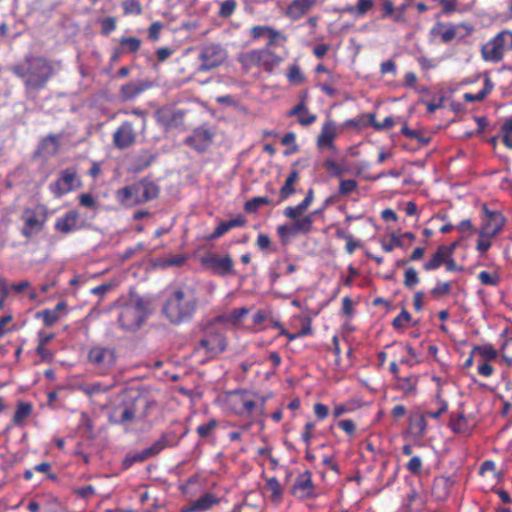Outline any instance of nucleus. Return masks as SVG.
Returning <instances> with one entry per match:
<instances>
[{
    "label": "nucleus",
    "mask_w": 512,
    "mask_h": 512,
    "mask_svg": "<svg viewBox=\"0 0 512 512\" xmlns=\"http://www.w3.org/2000/svg\"><path fill=\"white\" fill-rule=\"evenodd\" d=\"M12 73L21 79L26 90L44 89L55 74L51 61L43 56L26 55L24 59L11 67Z\"/></svg>",
    "instance_id": "obj_1"
},
{
    "label": "nucleus",
    "mask_w": 512,
    "mask_h": 512,
    "mask_svg": "<svg viewBox=\"0 0 512 512\" xmlns=\"http://www.w3.org/2000/svg\"><path fill=\"white\" fill-rule=\"evenodd\" d=\"M198 305L194 289L181 287L176 289L166 300L163 306V313L173 324H180L189 321Z\"/></svg>",
    "instance_id": "obj_2"
},
{
    "label": "nucleus",
    "mask_w": 512,
    "mask_h": 512,
    "mask_svg": "<svg viewBox=\"0 0 512 512\" xmlns=\"http://www.w3.org/2000/svg\"><path fill=\"white\" fill-rule=\"evenodd\" d=\"M227 404L230 410L238 416L264 415L265 399L259 398L253 392L236 389L227 392Z\"/></svg>",
    "instance_id": "obj_3"
},
{
    "label": "nucleus",
    "mask_w": 512,
    "mask_h": 512,
    "mask_svg": "<svg viewBox=\"0 0 512 512\" xmlns=\"http://www.w3.org/2000/svg\"><path fill=\"white\" fill-rule=\"evenodd\" d=\"M204 335L199 340L196 347L197 351H203L209 359L216 358L226 351L228 342L226 330L223 325L216 322L214 318L204 328Z\"/></svg>",
    "instance_id": "obj_4"
},
{
    "label": "nucleus",
    "mask_w": 512,
    "mask_h": 512,
    "mask_svg": "<svg viewBox=\"0 0 512 512\" xmlns=\"http://www.w3.org/2000/svg\"><path fill=\"white\" fill-rule=\"evenodd\" d=\"M238 62L246 70L253 67H262L265 71L271 72L282 62V57L268 48H262L241 53L238 56Z\"/></svg>",
    "instance_id": "obj_5"
},
{
    "label": "nucleus",
    "mask_w": 512,
    "mask_h": 512,
    "mask_svg": "<svg viewBox=\"0 0 512 512\" xmlns=\"http://www.w3.org/2000/svg\"><path fill=\"white\" fill-rule=\"evenodd\" d=\"M509 50H512V31L503 30L482 45L481 56L486 62L499 63Z\"/></svg>",
    "instance_id": "obj_6"
},
{
    "label": "nucleus",
    "mask_w": 512,
    "mask_h": 512,
    "mask_svg": "<svg viewBox=\"0 0 512 512\" xmlns=\"http://www.w3.org/2000/svg\"><path fill=\"white\" fill-rule=\"evenodd\" d=\"M47 218V207L43 204L24 208L21 214V220L23 221L21 235L30 239L33 235L38 234L44 229Z\"/></svg>",
    "instance_id": "obj_7"
},
{
    "label": "nucleus",
    "mask_w": 512,
    "mask_h": 512,
    "mask_svg": "<svg viewBox=\"0 0 512 512\" xmlns=\"http://www.w3.org/2000/svg\"><path fill=\"white\" fill-rule=\"evenodd\" d=\"M147 316V310L142 299L131 300L120 309L118 320L120 326L128 331L138 329Z\"/></svg>",
    "instance_id": "obj_8"
},
{
    "label": "nucleus",
    "mask_w": 512,
    "mask_h": 512,
    "mask_svg": "<svg viewBox=\"0 0 512 512\" xmlns=\"http://www.w3.org/2000/svg\"><path fill=\"white\" fill-rule=\"evenodd\" d=\"M151 402L145 397H138L131 405H124L116 409L110 416V422L117 425H125L133 422L136 418H145Z\"/></svg>",
    "instance_id": "obj_9"
},
{
    "label": "nucleus",
    "mask_w": 512,
    "mask_h": 512,
    "mask_svg": "<svg viewBox=\"0 0 512 512\" xmlns=\"http://www.w3.org/2000/svg\"><path fill=\"white\" fill-rule=\"evenodd\" d=\"M81 186L75 167H67L63 169L58 178L50 183L49 190L55 198H61L65 194L74 191Z\"/></svg>",
    "instance_id": "obj_10"
},
{
    "label": "nucleus",
    "mask_w": 512,
    "mask_h": 512,
    "mask_svg": "<svg viewBox=\"0 0 512 512\" xmlns=\"http://www.w3.org/2000/svg\"><path fill=\"white\" fill-rule=\"evenodd\" d=\"M505 222L506 220L500 211L490 210L486 204H483L481 208V227L478 234L495 237L502 231Z\"/></svg>",
    "instance_id": "obj_11"
},
{
    "label": "nucleus",
    "mask_w": 512,
    "mask_h": 512,
    "mask_svg": "<svg viewBox=\"0 0 512 512\" xmlns=\"http://www.w3.org/2000/svg\"><path fill=\"white\" fill-rule=\"evenodd\" d=\"M200 263L203 267L221 277L235 274L234 262L229 254L220 256L214 252H208L200 258Z\"/></svg>",
    "instance_id": "obj_12"
},
{
    "label": "nucleus",
    "mask_w": 512,
    "mask_h": 512,
    "mask_svg": "<svg viewBox=\"0 0 512 512\" xmlns=\"http://www.w3.org/2000/svg\"><path fill=\"white\" fill-rule=\"evenodd\" d=\"M88 361L101 373H106L116 362V354L113 348L94 346L89 350Z\"/></svg>",
    "instance_id": "obj_13"
},
{
    "label": "nucleus",
    "mask_w": 512,
    "mask_h": 512,
    "mask_svg": "<svg viewBox=\"0 0 512 512\" xmlns=\"http://www.w3.org/2000/svg\"><path fill=\"white\" fill-rule=\"evenodd\" d=\"M226 59V51L220 44L210 43L201 49L200 52V69L210 70L221 65Z\"/></svg>",
    "instance_id": "obj_14"
},
{
    "label": "nucleus",
    "mask_w": 512,
    "mask_h": 512,
    "mask_svg": "<svg viewBox=\"0 0 512 512\" xmlns=\"http://www.w3.org/2000/svg\"><path fill=\"white\" fill-rule=\"evenodd\" d=\"M137 131L135 130L134 123L131 121H124L114 131L112 136L113 145L119 150L127 149L136 143Z\"/></svg>",
    "instance_id": "obj_15"
},
{
    "label": "nucleus",
    "mask_w": 512,
    "mask_h": 512,
    "mask_svg": "<svg viewBox=\"0 0 512 512\" xmlns=\"http://www.w3.org/2000/svg\"><path fill=\"white\" fill-rule=\"evenodd\" d=\"M213 138L214 132L210 128L200 126L196 128L191 135L185 138L184 143L193 150L202 153L211 146Z\"/></svg>",
    "instance_id": "obj_16"
},
{
    "label": "nucleus",
    "mask_w": 512,
    "mask_h": 512,
    "mask_svg": "<svg viewBox=\"0 0 512 512\" xmlns=\"http://www.w3.org/2000/svg\"><path fill=\"white\" fill-rule=\"evenodd\" d=\"M291 493L299 499H307L316 496V487L312 481V474L305 470L298 474L291 488Z\"/></svg>",
    "instance_id": "obj_17"
},
{
    "label": "nucleus",
    "mask_w": 512,
    "mask_h": 512,
    "mask_svg": "<svg viewBox=\"0 0 512 512\" xmlns=\"http://www.w3.org/2000/svg\"><path fill=\"white\" fill-rule=\"evenodd\" d=\"M29 512H61V503L51 495H41L33 498L27 504Z\"/></svg>",
    "instance_id": "obj_18"
},
{
    "label": "nucleus",
    "mask_w": 512,
    "mask_h": 512,
    "mask_svg": "<svg viewBox=\"0 0 512 512\" xmlns=\"http://www.w3.org/2000/svg\"><path fill=\"white\" fill-rule=\"evenodd\" d=\"M460 29H464L465 33L461 35V38L469 35L472 32V27L468 24H451V23H438L437 27L433 31L439 35L443 43H450L457 37Z\"/></svg>",
    "instance_id": "obj_19"
},
{
    "label": "nucleus",
    "mask_w": 512,
    "mask_h": 512,
    "mask_svg": "<svg viewBox=\"0 0 512 512\" xmlns=\"http://www.w3.org/2000/svg\"><path fill=\"white\" fill-rule=\"evenodd\" d=\"M342 132V127L337 125L335 121L327 118L322 126V151L327 149L333 154H337L338 150L334 145V139Z\"/></svg>",
    "instance_id": "obj_20"
},
{
    "label": "nucleus",
    "mask_w": 512,
    "mask_h": 512,
    "mask_svg": "<svg viewBox=\"0 0 512 512\" xmlns=\"http://www.w3.org/2000/svg\"><path fill=\"white\" fill-rule=\"evenodd\" d=\"M79 216L80 214L76 209L67 211L61 217H58L56 219L54 224L55 230L64 234H69L71 232L79 230Z\"/></svg>",
    "instance_id": "obj_21"
},
{
    "label": "nucleus",
    "mask_w": 512,
    "mask_h": 512,
    "mask_svg": "<svg viewBox=\"0 0 512 512\" xmlns=\"http://www.w3.org/2000/svg\"><path fill=\"white\" fill-rule=\"evenodd\" d=\"M115 197L119 204L127 207L143 203L140 201L137 182L118 189L115 193Z\"/></svg>",
    "instance_id": "obj_22"
},
{
    "label": "nucleus",
    "mask_w": 512,
    "mask_h": 512,
    "mask_svg": "<svg viewBox=\"0 0 512 512\" xmlns=\"http://www.w3.org/2000/svg\"><path fill=\"white\" fill-rule=\"evenodd\" d=\"M419 376L410 374L400 376L395 380V389L402 392L406 397H415L418 394Z\"/></svg>",
    "instance_id": "obj_23"
},
{
    "label": "nucleus",
    "mask_w": 512,
    "mask_h": 512,
    "mask_svg": "<svg viewBox=\"0 0 512 512\" xmlns=\"http://www.w3.org/2000/svg\"><path fill=\"white\" fill-rule=\"evenodd\" d=\"M246 222V218L242 214H237L228 221H221L206 239L209 241L218 239L233 228L245 226Z\"/></svg>",
    "instance_id": "obj_24"
},
{
    "label": "nucleus",
    "mask_w": 512,
    "mask_h": 512,
    "mask_svg": "<svg viewBox=\"0 0 512 512\" xmlns=\"http://www.w3.org/2000/svg\"><path fill=\"white\" fill-rule=\"evenodd\" d=\"M307 94L304 93L301 102L295 105L288 113V117H296L298 122L301 125H310L317 120V115L309 112L308 108L305 106V99Z\"/></svg>",
    "instance_id": "obj_25"
},
{
    "label": "nucleus",
    "mask_w": 512,
    "mask_h": 512,
    "mask_svg": "<svg viewBox=\"0 0 512 512\" xmlns=\"http://www.w3.org/2000/svg\"><path fill=\"white\" fill-rule=\"evenodd\" d=\"M177 444L175 435L172 432L162 433L159 439H157L151 446L145 448L149 458L157 456L166 447H173Z\"/></svg>",
    "instance_id": "obj_26"
},
{
    "label": "nucleus",
    "mask_w": 512,
    "mask_h": 512,
    "mask_svg": "<svg viewBox=\"0 0 512 512\" xmlns=\"http://www.w3.org/2000/svg\"><path fill=\"white\" fill-rule=\"evenodd\" d=\"M313 200H314V192L312 189H309L305 198L303 199V201L301 203H299L298 205H295V206H287L284 209V211H283L284 216L289 219H292V220H297L300 216H302L306 212L308 207L312 204Z\"/></svg>",
    "instance_id": "obj_27"
},
{
    "label": "nucleus",
    "mask_w": 512,
    "mask_h": 512,
    "mask_svg": "<svg viewBox=\"0 0 512 512\" xmlns=\"http://www.w3.org/2000/svg\"><path fill=\"white\" fill-rule=\"evenodd\" d=\"M374 7V0H357L355 5L348 4L338 10L339 13H347L356 19L363 18Z\"/></svg>",
    "instance_id": "obj_28"
},
{
    "label": "nucleus",
    "mask_w": 512,
    "mask_h": 512,
    "mask_svg": "<svg viewBox=\"0 0 512 512\" xmlns=\"http://www.w3.org/2000/svg\"><path fill=\"white\" fill-rule=\"evenodd\" d=\"M449 427L454 433L466 436L470 435L472 431V426L463 412L451 413Z\"/></svg>",
    "instance_id": "obj_29"
},
{
    "label": "nucleus",
    "mask_w": 512,
    "mask_h": 512,
    "mask_svg": "<svg viewBox=\"0 0 512 512\" xmlns=\"http://www.w3.org/2000/svg\"><path fill=\"white\" fill-rule=\"evenodd\" d=\"M298 179L299 172L295 169L292 170L289 173L288 177L286 178L283 186L280 188L275 204H281L295 193L294 185L298 181Z\"/></svg>",
    "instance_id": "obj_30"
},
{
    "label": "nucleus",
    "mask_w": 512,
    "mask_h": 512,
    "mask_svg": "<svg viewBox=\"0 0 512 512\" xmlns=\"http://www.w3.org/2000/svg\"><path fill=\"white\" fill-rule=\"evenodd\" d=\"M248 312L249 309L246 307L235 308L227 314L215 317V319L216 322H219L221 325L231 324L234 327H239L241 326L242 318L245 317Z\"/></svg>",
    "instance_id": "obj_31"
},
{
    "label": "nucleus",
    "mask_w": 512,
    "mask_h": 512,
    "mask_svg": "<svg viewBox=\"0 0 512 512\" xmlns=\"http://www.w3.org/2000/svg\"><path fill=\"white\" fill-rule=\"evenodd\" d=\"M451 483L447 477L438 476L433 480L432 495L438 501H444L450 494Z\"/></svg>",
    "instance_id": "obj_32"
},
{
    "label": "nucleus",
    "mask_w": 512,
    "mask_h": 512,
    "mask_svg": "<svg viewBox=\"0 0 512 512\" xmlns=\"http://www.w3.org/2000/svg\"><path fill=\"white\" fill-rule=\"evenodd\" d=\"M316 1L317 0H293L287 7V15L293 19H299L311 9Z\"/></svg>",
    "instance_id": "obj_33"
},
{
    "label": "nucleus",
    "mask_w": 512,
    "mask_h": 512,
    "mask_svg": "<svg viewBox=\"0 0 512 512\" xmlns=\"http://www.w3.org/2000/svg\"><path fill=\"white\" fill-rule=\"evenodd\" d=\"M149 88L147 83H134L129 82L123 85L120 89V98L123 101H129L135 99L138 95H140L143 91Z\"/></svg>",
    "instance_id": "obj_34"
},
{
    "label": "nucleus",
    "mask_w": 512,
    "mask_h": 512,
    "mask_svg": "<svg viewBox=\"0 0 512 512\" xmlns=\"http://www.w3.org/2000/svg\"><path fill=\"white\" fill-rule=\"evenodd\" d=\"M137 185L140 193V201H142L143 203L153 200L158 196V186L153 182L141 180L137 182Z\"/></svg>",
    "instance_id": "obj_35"
},
{
    "label": "nucleus",
    "mask_w": 512,
    "mask_h": 512,
    "mask_svg": "<svg viewBox=\"0 0 512 512\" xmlns=\"http://www.w3.org/2000/svg\"><path fill=\"white\" fill-rule=\"evenodd\" d=\"M447 258H449L448 253L445 249L440 245L437 250L432 254L430 260L423 264V269L425 271H432L438 269L440 266L444 265Z\"/></svg>",
    "instance_id": "obj_36"
},
{
    "label": "nucleus",
    "mask_w": 512,
    "mask_h": 512,
    "mask_svg": "<svg viewBox=\"0 0 512 512\" xmlns=\"http://www.w3.org/2000/svg\"><path fill=\"white\" fill-rule=\"evenodd\" d=\"M494 89V83L489 76L484 79V87L478 93H465L463 98L466 102L483 101Z\"/></svg>",
    "instance_id": "obj_37"
},
{
    "label": "nucleus",
    "mask_w": 512,
    "mask_h": 512,
    "mask_svg": "<svg viewBox=\"0 0 512 512\" xmlns=\"http://www.w3.org/2000/svg\"><path fill=\"white\" fill-rule=\"evenodd\" d=\"M322 166L325 168L326 173L330 177L341 178L347 168L344 161L338 162L330 159H325L322 162Z\"/></svg>",
    "instance_id": "obj_38"
},
{
    "label": "nucleus",
    "mask_w": 512,
    "mask_h": 512,
    "mask_svg": "<svg viewBox=\"0 0 512 512\" xmlns=\"http://www.w3.org/2000/svg\"><path fill=\"white\" fill-rule=\"evenodd\" d=\"M275 201L273 198L267 197V196H258L254 197L244 204V210L247 213H256L260 206L262 205H272L277 206L278 204H275Z\"/></svg>",
    "instance_id": "obj_39"
},
{
    "label": "nucleus",
    "mask_w": 512,
    "mask_h": 512,
    "mask_svg": "<svg viewBox=\"0 0 512 512\" xmlns=\"http://www.w3.org/2000/svg\"><path fill=\"white\" fill-rule=\"evenodd\" d=\"M219 503V499L212 493H205L197 500L193 501L194 509L197 512H203L211 509Z\"/></svg>",
    "instance_id": "obj_40"
},
{
    "label": "nucleus",
    "mask_w": 512,
    "mask_h": 512,
    "mask_svg": "<svg viewBox=\"0 0 512 512\" xmlns=\"http://www.w3.org/2000/svg\"><path fill=\"white\" fill-rule=\"evenodd\" d=\"M410 428L414 434L419 437H423L427 430L426 415L423 413L413 415L410 418Z\"/></svg>",
    "instance_id": "obj_41"
},
{
    "label": "nucleus",
    "mask_w": 512,
    "mask_h": 512,
    "mask_svg": "<svg viewBox=\"0 0 512 512\" xmlns=\"http://www.w3.org/2000/svg\"><path fill=\"white\" fill-rule=\"evenodd\" d=\"M119 44H120V47H121V49H123V52L125 54L126 53L135 54V53H137L140 50L142 41L138 37H134V36L125 37V36H123V37H121L119 39Z\"/></svg>",
    "instance_id": "obj_42"
},
{
    "label": "nucleus",
    "mask_w": 512,
    "mask_h": 512,
    "mask_svg": "<svg viewBox=\"0 0 512 512\" xmlns=\"http://www.w3.org/2000/svg\"><path fill=\"white\" fill-rule=\"evenodd\" d=\"M319 210H315L312 214L306 215L301 219L294 221L293 226L297 234H307L312 230L313 218L312 216L317 214Z\"/></svg>",
    "instance_id": "obj_43"
},
{
    "label": "nucleus",
    "mask_w": 512,
    "mask_h": 512,
    "mask_svg": "<svg viewBox=\"0 0 512 512\" xmlns=\"http://www.w3.org/2000/svg\"><path fill=\"white\" fill-rule=\"evenodd\" d=\"M473 352H476L486 362L495 360L498 357V351L491 344L474 346Z\"/></svg>",
    "instance_id": "obj_44"
},
{
    "label": "nucleus",
    "mask_w": 512,
    "mask_h": 512,
    "mask_svg": "<svg viewBox=\"0 0 512 512\" xmlns=\"http://www.w3.org/2000/svg\"><path fill=\"white\" fill-rule=\"evenodd\" d=\"M147 459H149V456L146 453L145 449L134 453H128L126 454L122 461V468L124 470H128L135 463L144 462Z\"/></svg>",
    "instance_id": "obj_45"
},
{
    "label": "nucleus",
    "mask_w": 512,
    "mask_h": 512,
    "mask_svg": "<svg viewBox=\"0 0 512 512\" xmlns=\"http://www.w3.org/2000/svg\"><path fill=\"white\" fill-rule=\"evenodd\" d=\"M218 426L219 422L215 418H212L208 422L199 425L196 428V433L201 439H207L214 434Z\"/></svg>",
    "instance_id": "obj_46"
},
{
    "label": "nucleus",
    "mask_w": 512,
    "mask_h": 512,
    "mask_svg": "<svg viewBox=\"0 0 512 512\" xmlns=\"http://www.w3.org/2000/svg\"><path fill=\"white\" fill-rule=\"evenodd\" d=\"M401 134L409 139L416 140L420 144V146H427L431 141V138L429 136L423 135L418 130L410 129L407 125H404L401 128Z\"/></svg>",
    "instance_id": "obj_47"
},
{
    "label": "nucleus",
    "mask_w": 512,
    "mask_h": 512,
    "mask_svg": "<svg viewBox=\"0 0 512 512\" xmlns=\"http://www.w3.org/2000/svg\"><path fill=\"white\" fill-rule=\"evenodd\" d=\"M59 138L57 135L49 134L45 138L42 139L40 148L41 150L50 153L51 155H54L59 150Z\"/></svg>",
    "instance_id": "obj_48"
},
{
    "label": "nucleus",
    "mask_w": 512,
    "mask_h": 512,
    "mask_svg": "<svg viewBox=\"0 0 512 512\" xmlns=\"http://www.w3.org/2000/svg\"><path fill=\"white\" fill-rule=\"evenodd\" d=\"M32 412V405L28 402H20L13 415L14 424H21Z\"/></svg>",
    "instance_id": "obj_49"
},
{
    "label": "nucleus",
    "mask_w": 512,
    "mask_h": 512,
    "mask_svg": "<svg viewBox=\"0 0 512 512\" xmlns=\"http://www.w3.org/2000/svg\"><path fill=\"white\" fill-rule=\"evenodd\" d=\"M286 76L291 85L302 84L305 80L304 74L297 63H293L289 66Z\"/></svg>",
    "instance_id": "obj_50"
},
{
    "label": "nucleus",
    "mask_w": 512,
    "mask_h": 512,
    "mask_svg": "<svg viewBox=\"0 0 512 512\" xmlns=\"http://www.w3.org/2000/svg\"><path fill=\"white\" fill-rule=\"evenodd\" d=\"M236 8V0H224L220 2L218 16L221 18H229L234 14Z\"/></svg>",
    "instance_id": "obj_51"
},
{
    "label": "nucleus",
    "mask_w": 512,
    "mask_h": 512,
    "mask_svg": "<svg viewBox=\"0 0 512 512\" xmlns=\"http://www.w3.org/2000/svg\"><path fill=\"white\" fill-rule=\"evenodd\" d=\"M122 9L124 15H140L142 14V6L137 0H123Z\"/></svg>",
    "instance_id": "obj_52"
},
{
    "label": "nucleus",
    "mask_w": 512,
    "mask_h": 512,
    "mask_svg": "<svg viewBox=\"0 0 512 512\" xmlns=\"http://www.w3.org/2000/svg\"><path fill=\"white\" fill-rule=\"evenodd\" d=\"M367 117H368L369 123L376 130L390 129L395 124L394 119L392 117H390V116L385 117L382 122H377L375 120V114H373V113L367 114Z\"/></svg>",
    "instance_id": "obj_53"
},
{
    "label": "nucleus",
    "mask_w": 512,
    "mask_h": 512,
    "mask_svg": "<svg viewBox=\"0 0 512 512\" xmlns=\"http://www.w3.org/2000/svg\"><path fill=\"white\" fill-rule=\"evenodd\" d=\"M420 282L418 272L415 268L409 267L404 272V281L403 284L406 288L412 289Z\"/></svg>",
    "instance_id": "obj_54"
},
{
    "label": "nucleus",
    "mask_w": 512,
    "mask_h": 512,
    "mask_svg": "<svg viewBox=\"0 0 512 512\" xmlns=\"http://www.w3.org/2000/svg\"><path fill=\"white\" fill-rule=\"evenodd\" d=\"M36 316L42 318L43 324L46 327L53 326L60 319V315L56 314L52 309H44L38 312Z\"/></svg>",
    "instance_id": "obj_55"
},
{
    "label": "nucleus",
    "mask_w": 512,
    "mask_h": 512,
    "mask_svg": "<svg viewBox=\"0 0 512 512\" xmlns=\"http://www.w3.org/2000/svg\"><path fill=\"white\" fill-rule=\"evenodd\" d=\"M184 115H185V113L182 110L174 111L165 120L164 125L167 128H175V127L181 126L184 123Z\"/></svg>",
    "instance_id": "obj_56"
},
{
    "label": "nucleus",
    "mask_w": 512,
    "mask_h": 512,
    "mask_svg": "<svg viewBox=\"0 0 512 512\" xmlns=\"http://www.w3.org/2000/svg\"><path fill=\"white\" fill-rule=\"evenodd\" d=\"M478 279L482 285L486 286H497L500 281V277L497 273H490L488 271H481L478 274Z\"/></svg>",
    "instance_id": "obj_57"
},
{
    "label": "nucleus",
    "mask_w": 512,
    "mask_h": 512,
    "mask_svg": "<svg viewBox=\"0 0 512 512\" xmlns=\"http://www.w3.org/2000/svg\"><path fill=\"white\" fill-rule=\"evenodd\" d=\"M112 387H113V385H103L101 382H94V383L88 384L84 388V393L89 396L101 394V393H105V392L109 391Z\"/></svg>",
    "instance_id": "obj_58"
},
{
    "label": "nucleus",
    "mask_w": 512,
    "mask_h": 512,
    "mask_svg": "<svg viewBox=\"0 0 512 512\" xmlns=\"http://www.w3.org/2000/svg\"><path fill=\"white\" fill-rule=\"evenodd\" d=\"M99 23L101 26V34L103 36H108L117 28V20L113 16L103 18L99 21Z\"/></svg>",
    "instance_id": "obj_59"
},
{
    "label": "nucleus",
    "mask_w": 512,
    "mask_h": 512,
    "mask_svg": "<svg viewBox=\"0 0 512 512\" xmlns=\"http://www.w3.org/2000/svg\"><path fill=\"white\" fill-rule=\"evenodd\" d=\"M423 461L419 456H412L406 464V469L414 476H419L422 472Z\"/></svg>",
    "instance_id": "obj_60"
},
{
    "label": "nucleus",
    "mask_w": 512,
    "mask_h": 512,
    "mask_svg": "<svg viewBox=\"0 0 512 512\" xmlns=\"http://www.w3.org/2000/svg\"><path fill=\"white\" fill-rule=\"evenodd\" d=\"M33 470L37 473L44 474L47 479L49 480H56L57 475L55 473H52V466L49 462H42L39 464H36L33 467Z\"/></svg>",
    "instance_id": "obj_61"
},
{
    "label": "nucleus",
    "mask_w": 512,
    "mask_h": 512,
    "mask_svg": "<svg viewBox=\"0 0 512 512\" xmlns=\"http://www.w3.org/2000/svg\"><path fill=\"white\" fill-rule=\"evenodd\" d=\"M411 320L410 313L403 309L392 321V326L395 329L404 328L406 326V323H408Z\"/></svg>",
    "instance_id": "obj_62"
},
{
    "label": "nucleus",
    "mask_w": 512,
    "mask_h": 512,
    "mask_svg": "<svg viewBox=\"0 0 512 512\" xmlns=\"http://www.w3.org/2000/svg\"><path fill=\"white\" fill-rule=\"evenodd\" d=\"M451 291V284L449 282H437L431 290V295L434 297H442L448 295Z\"/></svg>",
    "instance_id": "obj_63"
},
{
    "label": "nucleus",
    "mask_w": 512,
    "mask_h": 512,
    "mask_svg": "<svg viewBox=\"0 0 512 512\" xmlns=\"http://www.w3.org/2000/svg\"><path fill=\"white\" fill-rule=\"evenodd\" d=\"M502 357L508 362H512V336L508 337L504 340L501 349H500Z\"/></svg>",
    "instance_id": "obj_64"
}]
</instances>
